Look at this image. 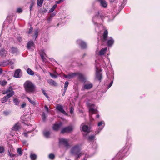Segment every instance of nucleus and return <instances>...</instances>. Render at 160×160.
Returning a JSON list of instances; mask_svg holds the SVG:
<instances>
[{
	"mask_svg": "<svg viewBox=\"0 0 160 160\" xmlns=\"http://www.w3.org/2000/svg\"><path fill=\"white\" fill-rule=\"evenodd\" d=\"M62 0V2H63V1H64V0Z\"/></svg>",
	"mask_w": 160,
	"mask_h": 160,
	"instance_id": "nucleus-63",
	"label": "nucleus"
},
{
	"mask_svg": "<svg viewBox=\"0 0 160 160\" xmlns=\"http://www.w3.org/2000/svg\"><path fill=\"white\" fill-rule=\"evenodd\" d=\"M9 63H11V62H9V61H6L3 62L1 65L3 66H5L7 65ZM11 63L13 64V62H11Z\"/></svg>",
	"mask_w": 160,
	"mask_h": 160,
	"instance_id": "nucleus-35",
	"label": "nucleus"
},
{
	"mask_svg": "<svg viewBox=\"0 0 160 160\" xmlns=\"http://www.w3.org/2000/svg\"><path fill=\"white\" fill-rule=\"evenodd\" d=\"M30 157L32 160H35L37 158V155L35 154L31 153Z\"/></svg>",
	"mask_w": 160,
	"mask_h": 160,
	"instance_id": "nucleus-28",
	"label": "nucleus"
},
{
	"mask_svg": "<svg viewBox=\"0 0 160 160\" xmlns=\"http://www.w3.org/2000/svg\"><path fill=\"white\" fill-rule=\"evenodd\" d=\"M89 112L90 116V118L91 117V115L93 113H96L97 112V110L96 108L93 107H91L89 109Z\"/></svg>",
	"mask_w": 160,
	"mask_h": 160,
	"instance_id": "nucleus-11",
	"label": "nucleus"
},
{
	"mask_svg": "<svg viewBox=\"0 0 160 160\" xmlns=\"http://www.w3.org/2000/svg\"><path fill=\"white\" fill-rule=\"evenodd\" d=\"M74 129V126H69L62 128L61 130V132L62 133H69L72 131Z\"/></svg>",
	"mask_w": 160,
	"mask_h": 160,
	"instance_id": "nucleus-4",
	"label": "nucleus"
},
{
	"mask_svg": "<svg viewBox=\"0 0 160 160\" xmlns=\"http://www.w3.org/2000/svg\"><path fill=\"white\" fill-rule=\"evenodd\" d=\"M10 113V111H4L3 112V113L5 116H8L9 115Z\"/></svg>",
	"mask_w": 160,
	"mask_h": 160,
	"instance_id": "nucleus-36",
	"label": "nucleus"
},
{
	"mask_svg": "<svg viewBox=\"0 0 160 160\" xmlns=\"http://www.w3.org/2000/svg\"><path fill=\"white\" fill-rule=\"evenodd\" d=\"M26 106V103H23L22 104L21 106V107L22 108H23L25 107Z\"/></svg>",
	"mask_w": 160,
	"mask_h": 160,
	"instance_id": "nucleus-55",
	"label": "nucleus"
},
{
	"mask_svg": "<svg viewBox=\"0 0 160 160\" xmlns=\"http://www.w3.org/2000/svg\"><path fill=\"white\" fill-rule=\"evenodd\" d=\"M98 15L97 16V15H96L95 17H94L93 18L92 21L95 24L96 23L95 22L96 21V20H97L99 18V12H98ZM101 16H100V17Z\"/></svg>",
	"mask_w": 160,
	"mask_h": 160,
	"instance_id": "nucleus-29",
	"label": "nucleus"
},
{
	"mask_svg": "<svg viewBox=\"0 0 160 160\" xmlns=\"http://www.w3.org/2000/svg\"><path fill=\"white\" fill-rule=\"evenodd\" d=\"M44 0H37V5L39 7H41L42 5Z\"/></svg>",
	"mask_w": 160,
	"mask_h": 160,
	"instance_id": "nucleus-27",
	"label": "nucleus"
},
{
	"mask_svg": "<svg viewBox=\"0 0 160 160\" xmlns=\"http://www.w3.org/2000/svg\"><path fill=\"white\" fill-rule=\"evenodd\" d=\"M27 72L28 74L31 75H33L34 74V72L29 68L27 69Z\"/></svg>",
	"mask_w": 160,
	"mask_h": 160,
	"instance_id": "nucleus-26",
	"label": "nucleus"
},
{
	"mask_svg": "<svg viewBox=\"0 0 160 160\" xmlns=\"http://www.w3.org/2000/svg\"><path fill=\"white\" fill-rule=\"evenodd\" d=\"M42 120L44 121H45L46 119V117L45 116V113L44 112H43L42 115Z\"/></svg>",
	"mask_w": 160,
	"mask_h": 160,
	"instance_id": "nucleus-42",
	"label": "nucleus"
},
{
	"mask_svg": "<svg viewBox=\"0 0 160 160\" xmlns=\"http://www.w3.org/2000/svg\"><path fill=\"white\" fill-rule=\"evenodd\" d=\"M22 12V10L21 9V8H17V12L18 13H21V12Z\"/></svg>",
	"mask_w": 160,
	"mask_h": 160,
	"instance_id": "nucleus-45",
	"label": "nucleus"
},
{
	"mask_svg": "<svg viewBox=\"0 0 160 160\" xmlns=\"http://www.w3.org/2000/svg\"><path fill=\"white\" fill-rule=\"evenodd\" d=\"M113 84V81H112L110 83V84L108 86V88H109Z\"/></svg>",
	"mask_w": 160,
	"mask_h": 160,
	"instance_id": "nucleus-50",
	"label": "nucleus"
},
{
	"mask_svg": "<svg viewBox=\"0 0 160 160\" xmlns=\"http://www.w3.org/2000/svg\"><path fill=\"white\" fill-rule=\"evenodd\" d=\"M99 115H97L96 116V118H99Z\"/></svg>",
	"mask_w": 160,
	"mask_h": 160,
	"instance_id": "nucleus-59",
	"label": "nucleus"
},
{
	"mask_svg": "<svg viewBox=\"0 0 160 160\" xmlns=\"http://www.w3.org/2000/svg\"><path fill=\"white\" fill-rule=\"evenodd\" d=\"M76 73H72L67 75V78L68 79H71L73 78L75 76H76Z\"/></svg>",
	"mask_w": 160,
	"mask_h": 160,
	"instance_id": "nucleus-23",
	"label": "nucleus"
},
{
	"mask_svg": "<svg viewBox=\"0 0 160 160\" xmlns=\"http://www.w3.org/2000/svg\"><path fill=\"white\" fill-rule=\"evenodd\" d=\"M77 73L76 75H77L78 77L81 80H84L85 79V76L82 74L79 73Z\"/></svg>",
	"mask_w": 160,
	"mask_h": 160,
	"instance_id": "nucleus-21",
	"label": "nucleus"
},
{
	"mask_svg": "<svg viewBox=\"0 0 160 160\" xmlns=\"http://www.w3.org/2000/svg\"><path fill=\"white\" fill-rule=\"evenodd\" d=\"M4 148L3 147H0V153H2L4 152Z\"/></svg>",
	"mask_w": 160,
	"mask_h": 160,
	"instance_id": "nucleus-43",
	"label": "nucleus"
},
{
	"mask_svg": "<svg viewBox=\"0 0 160 160\" xmlns=\"http://www.w3.org/2000/svg\"><path fill=\"white\" fill-rule=\"evenodd\" d=\"M43 134L45 137L48 138L50 135V133L48 131H45L43 132Z\"/></svg>",
	"mask_w": 160,
	"mask_h": 160,
	"instance_id": "nucleus-34",
	"label": "nucleus"
},
{
	"mask_svg": "<svg viewBox=\"0 0 160 160\" xmlns=\"http://www.w3.org/2000/svg\"><path fill=\"white\" fill-rule=\"evenodd\" d=\"M105 122L103 121H101L98 123V126L99 127L97 131L96 132L97 134H98L102 129L105 126Z\"/></svg>",
	"mask_w": 160,
	"mask_h": 160,
	"instance_id": "nucleus-5",
	"label": "nucleus"
},
{
	"mask_svg": "<svg viewBox=\"0 0 160 160\" xmlns=\"http://www.w3.org/2000/svg\"><path fill=\"white\" fill-rule=\"evenodd\" d=\"M81 149L78 145L72 147L71 149V153L73 155L76 156L80 152Z\"/></svg>",
	"mask_w": 160,
	"mask_h": 160,
	"instance_id": "nucleus-3",
	"label": "nucleus"
},
{
	"mask_svg": "<svg viewBox=\"0 0 160 160\" xmlns=\"http://www.w3.org/2000/svg\"><path fill=\"white\" fill-rule=\"evenodd\" d=\"M13 102L15 105H18L20 101L17 98H15L13 99Z\"/></svg>",
	"mask_w": 160,
	"mask_h": 160,
	"instance_id": "nucleus-33",
	"label": "nucleus"
},
{
	"mask_svg": "<svg viewBox=\"0 0 160 160\" xmlns=\"http://www.w3.org/2000/svg\"><path fill=\"white\" fill-rule=\"evenodd\" d=\"M68 139L62 138L59 140V142L61 144L63 145L65 147H68L69 146Z\"/></svg>",
	"mask_w": 160,
	"mask_h": 160,
	"instance_id": "nucleus-6",
	"label": "nucleus"
},
{
	"mask_svg": "<svg viewBox=\"0 0 160 160\" xmlns=\"http://www.w3.org/2000/svg\"><path fill=\"white\" fill-rule=\"evenodd\" d=\"M11 68H12V69H13V67H11Z\"/></svg>",
	"mask_w": 160,
	"mask_h": 160,
	"instance_id": "nucleus-64",
	"label": "nucleus"
},
{
	"mask_svg": "<svg viewBox=\"0 0 160 160\" xmlns=\"http://www.w3.org/2000/svg\"><path fill=\"white\" fill-rule=\"evenodd\" d=\"M73 112V108L72 107H71L70 108V112L71 114H72Z\"/></svg>",
	"mask_w": 160,
	"mask_h": 160,
	"instance_id": "nucleus-49",
	"label": "nucleus"
},
{
	"mask_svg": "<svg viewBox=\"0 0 160 160\" xmlns=\"http://www.w3.org/2000/svg\"><path fill=\"white\" fill-rule=\"evenodd\" d=\"M33 46L34 43L32 41H30L29 42L27 43V48L28 49L32 48Z\"/></svg>",
	"mask_w": 160,
	"mask_h": 160,
	"instance_id": "nucleus-19",
	"label": "nucleus"
},
{
	"mask_svg": "<svg viewBox=\"0 0 160 160\" xmlns=\"http://www.w3.org/2000/svg\"><path fill=\"white\" fill-rule=\"evenodd\" d=\"M41 58H42V59L43 60H44V57H43V55H41Z\"/></svg>",
	"mask_w": 160,
	"mask_h": 160,
	"instance_id": "nucleus-57",
	"label": "nucleus"
},
{
	"mask_svg": "<svg viewBox=\"0 0 160 160\" xmlns=\"http://www.w3.org/2000/svg\"><path fill=\"white\" fill-rule=\"evenodd\" d=\"M114 40L112 37H109L107 39V45L111 46L114 43Z\"/></svg>",
	"mask_w": 160,
	"mask_h": 160,
	"instance_id": "nucleus-10",
	"label": "nucleus"
},
{
	"mask_svg": "<svg viewBox=\"0 0 160 160\" xmlns=\"http://www.w3.org/2000/svg\"><path fill=\"white\" fill-rule=\"evenodd\" d=\"M2 69H1V68H0V74H1L2 73Z\"/></svg>",
	"mask_w": 160,
	"mask_h": 160,
	"instance_id": "nucleus-58",
	"label": "nucleus"
},
{
	"mask_svg": "<svg viewBox=\"0 0 160 160\" xmlns=\"http://www.w3.org/2000/svg\"><path fill=\"white\" fill-rule=\"evenodd\" d=\"M77 43L82 48L85 49L87 47V44L86 42L81 40H78L77 41Z\"/></svg>",
	"mask_w": 160,
	"mask_h": 160,
	"instance_id": "nucleus-7",
	"label": "nucleus"
},
{
	"mask_svg": "<svg viewBox=\"0 0 160 160\" xmlns=\"http://www.w3.org/2000/svg\"><path fill=\"white\" fill-rule=\"evenodd\" d=\"M32 30H33L32 28V27H30V29H29V30L28 33L29 34H31L32 32Z\"/></svg>",
	"mask_w": 160,
	"mask_h": 160,
	"instance_id": "nucleus-47",
	"label": "nucleus"
},
{
	"mask_svg": "<svg viewBox=\"0 0 160 160\" xmlns=\"http://www.w3.org/2000/svg\"><path fill=\"white\" fill-rule=\"evenodd\" d=\"M38 30H35V32H34L35 35H34V36L35 37V38H37V36H38Z\"/></svg>",
	"mask_w": 160,
	"mask_h": 160,
	"instance_id": "nucleus-44",
	"label": "nucleus"
},
{
	"mask_svg": "<svg viewBox=\"0 0 160 160\" xmlns=\"http://www.w3.org/2000/svg\"><path fill=\"white\" fill-rule=\"evenodd\" d=\"M21 72V70L20 69H17L15 72L14 77L16 78L20 77V73Z\"/></svg>",
	"mask_w": 160,
	"mask_h": 160,
	"instance_id": "nucleus-13",
	"label": "nucleus"
},
{
	"mask_svg": "<svg viewBox=\"0 0 160 160\" xmlns=\"http://www.w3.org/2000/svg\"><path fill=\"white\" fill-rule=\"evenodd\" d=\"M68 81H66L65 83V85H64V92L63 94V95H64V94H65V93L67 90V88H68Z\"/></svg>",
	"mask_w": 160,
	"mask_h": 160,
	"instance_id": "nucleus-25",
	"label": "nucleus"
},
{
	"mask_svg": "<svg viewBox=\"0 0 160 160\" xmlns=\"http://www.w3.org/2000/svg\"><path fill=\"white\" fill-rule=\"evenodd\" d=\"M95 137L94 135H91L88 137V139L90 141H92L94 138Z\"/></svg>",
	"mask_w": 160,
	"mask_h": 160,
	"instance_id": "nucleus-39",
	"label": "nucleus"
},
{
	"mask_svg": "<svg viewBox=\"0 0 160 160\" xmlns=\"http://www.w3.org/2000/svg\"><path fill=\"white\" fill-rule=\"evenodd\" d=\"M108 34V32L107 30H105L104 33L103 35V37L102 38V40L103 42L107 40Z\"/></svg>",
	"mask_w": 160,
	"mask_h": 160,
	"instance_id": "nucleus-15",
	"label": "nucleus"
},
{
	"mask_svg": "<svg viewBox=\"0 0 160 160\" xmlns=\"http://www.w3.org/2000/svg\"><path fill=\"white\" fill-rule=\"evenodd\" d=\"M17 152L20 155L22 154L21 148H18L17 150Z\"/></svg>",
	"mask_w": 160,
	"mask_h": 160,
	"instance_id": "nucleus-38",
	"label": "nucleus"
},
{
	"mask_svg": "<svg viewBox=\"0 0 160 160\" xmlns=\"http://www.w3.org/2000/svg\"><path fill=\"white\" fill-rule=\"evenodd\" d=\"M56 108L60 112L64 114H66V113L65 111L63 109L62 106L60 105H58L56 107Z\"/></svg>",
	"mask_w": 160,
	"mask_h": 160,
	"instance_id": "nucleus-12",
	"label": "nucleus"
},
{
	"mask_svg": "<svg viewBox=\"0 0 160 160\" xmlns=\"http://www.w3.org/2000/svg\"><path fill=\"white\" fill-rule=\"evenodd\" d=\"M93 85L92 83H89L85 84L83 86L84 89H89L92 87Z\"/></svg>",
	"mask_w": 160,
	"mask_h": 160,
	"instance_id": "nucleus-17",
	"label": "nucleus"
},
{
	"mask_svg": "<svg viewBox=\"0 0 160 160\" xmlns=\"http://www.w3.org/2000/svg\"><path fill=\"white\" fill-rule=\"evenodd\" d=\"M7 52L5 50L2 49L0 51V54L1 56L2 57H4L6 56Z\"/></svg>",
	"mask_w": 160,
	"mask_h": 160,
	"instance_id": "nucleus-22",
	"label": "nucleus"
},
{
	"mask_svg": "<svg viewBox=\"0 0 160 160\" xmlns=\"http://www.w3.org/2000/svg\"><path fill=\"white\" fill-rule=\"evenodd\" d=\"M26 91L28 92H33L35 89V86L31 82L26 81L24 84Z\"/></svg>",
	"mask_w": 160,
	"mask_h": 160,
	"instance_id": "nucleus-1",
	"label": "nucleus"
},
{
	"mask_svg": "<svg viewBox=\"0 0 160 160\" xmlns=\"http://www.w3.org/2000/svg\"><path fill=\"white\" fill-rule=\"evenodd\" d=\"M107 50V48H104L101 49L99 52V54L100 56L104 55L106 52Z\"/></svg>",
	"mask_w": 160,
	"mask_h": 160,
	"instance_id": "nucleus-16",
	"label": "nucleus"
},
{
	"mask_svg": "<svg viewBox=\"0 0 160 160\" xmlns=\"http://www.w3.org/2000/svg\"><path fill=\"white\" fill-rule=\"evenodd\" d=\"M45 108L46 111L47 112H48V111H49V109H48V107L46 105H45Z\"/></svg>",
	"mask_w": 160,
	"mask_h": 160,
	"instance_id": "nucleus-53",
	"label": "nucleus"
},
{
	"mask_svg": "<svg viewBox=\"0 0 160 160\" xmlns=\"http://www.w3.org/2000/svg\"><path fill=\"white\" fill-rule=\"evenodd\" d=\"M34 5V3L33 2H32L31 3V4L30 6V11H31L32 9V8L33 7Z\"/></svg>",
	"mask_w": 160,
	"mask_h": 160,
	"instance_id": "nucleus-48",
	"label": "nucleus"
},
{
	"mask_svg": "<svg viewBox=\"0 0 160 160\" xmlns=\"http://www.w3.org/2000/svg\"><path fill=\"white\" fill-rule=\"evenodd\" d=\"M20 128V126L18 123L15 124L13 127V129L14 130H18Z\"/></svg>",
	"mask_w": 160,
	"mask_h": 160,
	"instance_id": "nucleus-24",
	"label": "nucleus"
},
{
	"mask_svg": "<svg viewBox=\"0 0 160 160\" xmlns=\"http://www.w3.org/2000/svg\"><path fill=\"white\" fill-rule=\"evenodd\" d=\"M62 2H62V0H59L58 1H57L56 2V4H60Z\"/></svg>",
	"mask_w": 160,
	"mask_h": 160,
	"instance_id": "nucleus-51",
	"label": "nucleus"
},
{
	"mask_svg": "<svg viewBox=\"0 0 160 160\" xmlns=\"http://www.w3.org/2000/svg\"><path fill=\"white\" fill-rule=\"evenodd\" d=\"M39 80H41V78H40V77H39Z\"/></svg>",
	"mask_w": 160,
	"mask_h": 160,
	"instance_id": "nucleus-62",
	"label": "nucleus"
},
{
	"mask_svg": "<svg viewBox=\"0 0 160 160\" xmlns=\"http://www.w3.org/2000/svg\"><path fill=\"white\" fill-rule=\"evenodd\" d=\"M50 75L53 78H56L57 77V76L56 75H53V74H52L51 73H50Z\"/></svg>",
	"mask_w": 160,
	"mask_h": 160,
	"instance_id": "nucleus-52",
	"label": "nucleus"
},
{
	"mask_svg": "<svg viewBox=\"0 0 160 160\" xmlns=\"http://www.w3.org/2000/svg\"><path fill=\"white\" fill-rule=\"evenodd\" d=\"M27 98L28 100V101L30 102V103H31L33 105H35V102L32 100H31L29 98L27 97Z\"/></svg>",
	"mask_w": 160,
	"mask_h": 160,
	"instance_id": "nucleus-37",
	"label": "nucleus"
},
{
	"mask_svg": "<svg viewBox=\"0 0 160 160\" xmlns=\"http://www.w3.org/2000/svg\"><path fill=\"white\" fill-rule=\"evenodd\" d=\"M3 94H7V95L3 98L1 100L2 103H3L7 101L8 99L14 94V92L12 88H10L3 92Z\"/></svg>",
	"mask_w": 160,
	"mask_h": 160,
	"instance_id": "nucleus-2",
	"label": "nucleus"
},
{
	"mask_svg": "<svg viewBox=\"0 0 160 160\" xmlns=\"http://www.w3.org/2000/svg\"><path fill=\"white\" fill-rule=\"evenodd\" d=\"M81 128H82V130L84 132L88 133L89 132V129L88 127L86 125H85L83 124H82L81 126Z\"/></svg>",
	"mask_w": 160,
	"mask_h": 160,
	"instance_id": "nucleus-8",
	"label": "nucleus"
},
{
	"mask_svg": "<svg viewBox=\"0 0 160 160\" xmlns=\"http://www.w3.org/2000/svg\"><path fill=\"white\" fill-rule=\"evenodd\" d=\"M62 125V124L61 122H60L59 123H55L53 125L52 128L54 130L57 131L59 130Z\"/></svg>",
	"mask_w": 160,
	"mask_h": 160,
	"instance_id": "nucleus-9",
	"label": "nucleus"
},
{
	"mask_svg": "<svg viewBox=\"0 0 160 160\" xmlns=\"http://www.w3.org/2000/svg\"><path fill=\"white\" fill-rule=\"evenodd\" d=\"M49 158L51 159H53L54 158L55 156L53 154H50L49 155Z\"/></svg>",
	"mask_w": 160,
	"mask_h": 160,
	"instance_id": "nucleus-40",
	"label": "nucleus"
},
{
	"mask_svg": "<svg viewBox=\"0 0 160 160\" xmlns=\"http://www.w3.org/2000/svg\"><path fill=\"white\" fill-rule=\"evenodd\" d=\"M7 83V81L5 80H3L0 82V84L2 86L5 85Z\"/></svg>",
	"mask_w": 160,
	"mask_h": 160,
	"instance_id": "nucleus-41",
	"label": "nucleus"
},
{
	"mask_svg": "<svg viewBox=\"0 0 160 160\" xmlns=\"http://www.w3.org/2000/svg\"><path fill=\"white\" fill-rule=\"evenodd\" d=\"M57 7V4H55L52 7V8L49 10V12H53L54 11V10Z\"/></svg>",
	"mask_w": 160,
	"mask_h": 160,
	"instance_id": "nucleus-30",
	"label": "nucleus"
},
{
	"mask_svg": "<svg viewBox=\"0 0 160 160\" xmlns=\"http://www.w3.org/2000/svg\"><path fill=\"white\" fill-rule=\"evenodd\" d=\"M43 93L44 94L45 96L47 97H48L47 94L46 92H45L44 91H43Z\"/></svg>",
	"mask_w": 160,
	"mask_h": 160,
	"instance_id": "nucleus-56",
	"label": "nucleus"
},
{
	"mask_svg": "<svg viewBox=\"0 0 160 160\" xmlns=\"http://www.w3.org/2000/svg\"><path fill=\"white\" fill-rule=\"evenodd\" d=\"M10 51L12 53L15 54V53L17 52V49L16 48L12 47Z\"/></svg>",
	"mask_w": 160,
	"mask_h": 160,
	"instance_id": "nucleus-31",
	"label": "nucleus"
},
{
	"mask_svg": "<svg viewBox=\"0 0 160 160\" xmlns=\"http://www.w3.org/2000/svg\"><path fill=\"white\" fill-rule=\"evenodd\" d=\"M85 158L82 160H85Z\"/></svg>",
	"mask_w": 160,
	"mask_h": 160,
	"instance_id": "nucleus-61",
	"label": "nucleus"
},
{
	"mask_svg": "<svg viewBox=\"0 0 160 160\" xmlns=\"http://www.w3.org/2000/svg\"><path fill=\"white\" fill-rule=\"evenodd\" d=\"M64 76L65 78H67V75H64Z\"/></svg>",
	"mask_w": 160,
	"mask_h": 160,
	"instance_id": "nucleus-60",
	"label": "nucleus"
},
{
	"mask_svg": "<svg viewBox=\"0 0 160 160\" xmlns=\"http://www.w3.org/2000/svg\"><path fill=\"white\" fill-rule=\"evenodd\" d=\"M100 3L101 6L105 8L107 6V3L104 0H98Z\"/></svg>",
	"mask_w": 160,
	"mask_h": 160,
	"instance_id": "nucleus-20",
	"label": "nucleus"
},
{
	"mask_svg": "<svg viewBox=\"0 0 160 160\" xmlns=\"http://www.w3.org/2000/svg\"><path fill=\"white\" fill-rule=\"evenodd\" d=\"M9 156L11 157H13L15 156V155L9 153Z\"/></svg>",
	"mask_w": 160,
	"mask_h": 160,
	"instance_id": "nucleus-54",
	"label": "nucleus"
},
{
	"mask_svg": "<svg viewBox=\"0 0 160 160\" xmlns=\"http://www.w3.org/2000/svg\"><path fill=\"white\" fill-rule=\"evenodd\" d=\"M48 83L51 85H53L54 86H57V83L55 81L51 79H49L47 81Z\"/></svg>",
	"mask_w": 160,
	"mask_h": 160,
	"instance_id": "nucleus-18",
	"label": "nucleus"
},
{
	"mask_svg": "<svg viewBox=\"0 0 160 160\" xmlns=\"http://www.w3.org/2000/svg\"><path fill=\"white\" fill-rule=\"evenodd\" d=\"M32 132V131H26L25 132H24L23 133V135H24V136L26 137H28V134H30V133H31V132Z\"/></svg>",
	"mask_w": 160,
	"mask_h": 160,
	"instance_id": "nucleus-32",
	"label": "nucleus"
},
{
	"mask_svg": "<svg viewBox=\"0 0 160 160\" xmlns=\"http://www.w3.org/2000/svg\"><path fill=\"white\" fill-rule=\"evenodd\" d=\"M82 155V153L80 152H79V153L78 154L75 156L76 157V158H79L80 157H81Z\"/></svg>",
	"mask_w": 160,
	"mask_h": 160,
	"instance_id": "nucleus-46",
	"label": "nucleus"
},
{
	"mask_svg": "<svg viewBox=\"0 0 160 160\" xmlns=\"http://www.w3.org/2000/svg\"><path fill=\"white\" fill-rule=\"evenodd\" d=\"M96 76L98 79L100 80L102 78V74L100 71H98V69L97 68L96 71Z\"/></svg>",
	"mask_w": 160,
	"mask_h": 160,
	"instance_id": "nucleus-14",
	"label": "nucleus"
}]
</instances>
